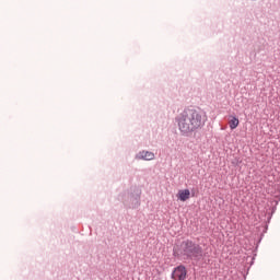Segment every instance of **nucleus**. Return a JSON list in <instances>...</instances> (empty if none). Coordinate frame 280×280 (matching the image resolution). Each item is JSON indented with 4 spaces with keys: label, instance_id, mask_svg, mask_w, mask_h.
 <instances>
[{
    "label": "nucleus",
    "instance_id": "nucleus-4",
    "mask_svg": "<svg viewBox=\"0 0 280 280\" xmlns=\"http://www.w3.org/2000/svg\"><path fill=\"white\" fill-rule=\"evenodd\" d=\"M176 197L178 200H180V202H187V200H189L191 197V191H189V189L178 190Z\"/></svg>",
    "mask_w": 280,
    "mask_h": 280
},
{
    "label": "nucleus",
    "instance_id": "nucleus-6",
    "mask_svg": "<svg viewBox=\"0 0 280 280\" xmlns=\"http://www.w3.org/2000/svg\"><path fill=\"white\" fill-rule=\"evenodd\" d=\"M229 126L231 130H235V128L240 126V119L235 116H232V118L229 120Z\"/></svg>",
    "mask_w": 280,
    "mask_h": 280
},
{
    "label": "nucleus",
    "instance_id": "nucleus-1",
    "mask_svg": "<svg viewBox=\"0 0 280 280\" xmlns=\"http://www.w3.org/2000/svg\"><path fill=\"white\" fill-rule=\"evenodd\" d=\"M207 121V116L196 109H185L177 118L179 131L184 135H191L198 128H202Z\"/></svg>",
    "mask_w": 280,
    "mask_h": 280
},
{
    "label": "nucleus",
    "instance_id": "nucleus-3",
    "mask_svg": "<svg viewBox=\"0 0 280 280\" xmlns=\"http://www.w3.org/2000/svg\"><path fill=\"white\" fill-rule=\"evenodd\" d=\"M172 279H175V280L187 279V269L185 268V266H178L177 268H175L172 273Z\"/></svg>",
    "mask_w": 280,
    "mask_h": 280
},
{
    "label": "nucleus",
    "instance_id": "nucleus-5",
    "mask_svg": "<svg viewBox=\"0 0 280 280\" xmlns=\"http://www.w3.org/2000/svg\"><path fill=\"white\" fill-rule=\"evenodd\" d=\"M137 159L142 161H154V153L150 151H141L138 153Z\"/></svg>",
    "mask_w": 280,
    "mask_h": 280
},
{
    "label": "nucleus",
    "instance_id": "nucleus-2",
    "mask_svg": "<svg viewBox=\"0 0 280 280\" xmlns=\"http://www.w3.org/2000/svg\"><path fill=\"white\" fill-rule=\"evenodd\" d=\"M184 255L187 257H202V248L200 245L194 244L191 241H186L183 245Z\"/></svg>",
    "mask_w": 280,
    "mask_h": 280
}]
</instances>
